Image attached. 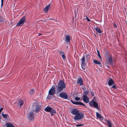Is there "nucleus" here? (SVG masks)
Here are the masks:
<instances>
[{"label": "nucleus", "mask_w": 127, "mask_h": 127, "mask_svg": "<svg viewBox=\"0 0 127 127\" xmlns=\"http://www.w3.org/2000/svg\"><path fill=\"white\" fill-rule=\"evenodd\" d=\"M57 88L56 93H59L63 91L66 88V85L64 81L60 80L58 83V85L56 86Z\"/></svg>", "instance_id": "1"}, {"label": "nucleus", "mask_w": 127, "mask_h": 127, "mask_svg": "<svg viewBox=\"0 0 127 127\" xmlns=\"http://www.w3.org/2000/svg\"><path fill=\"white\" fill-rule=\"evenodd\" d=\"M32 107L33 111H35L36 113L38 112L40 109V106L38 104V103L35 102L33 103Z\"/></svg>", "instance_id": "2"}, {"label": "nucleus", "mask_w": 127, "mask_h": 127, "mask_svg": "<svg viewBox=\"0 0 127 127\" xmlns=\"http://www.w3.org/2000/svg\"><path fill=\"white\" fill-rule=\"evenodd\" d=\"M89 104L91 106L96 108L98 110H99V107L98 106L97 103L94 99H92V101L89 102Z\"/></svg>", "instance_id": "3"}, {"label": "nucleus", "mask_w": 127, "mask_h": 127, "mask_svg": "<svg viewBox=\"0 0 127 127\" xmlns=\"http://www.w3.org/2000/svg\"><path fill=\"white\" fill-rule=\"evenodd\" d=\"M105 55L107 61H108L109 64L112 65L113 62L112 57L110 56H108V54H105Z\"/></svg>", "instance_id": "4"}, {"label": "nucleus", "mask_w": 127, "mask_h": 127, "mask_svg": "<svg viewBox=\"0 0 127 127\" xmlns=\"http://www.w3.org/2000/svg\"><path fill=\"white\" fill-rule=\"evenodd\" d=\"M44 111L47 112H49L51 113V116L53 115V113H56V111L52 108L47 106L44 110Z\"/></svg>", "instance_id": "5"}, {"label": "nucleus", "mask_w": 127, "mask_h": 127, "mask_svg": "<svg viewBox=\"0 0 127 127\" xmlns=\"http://www.w3.org/2000/svg\"><path fill=\"white\" fill-rule=\"evenodd\" d=\"M83 117L84 114L83 113L79 112V113L75 116L74 118V119L75 120H80L83 118Z\"/></svg>", "instance_id": "6"}, {"label": "nucleus", "mask_w": 127, "mask_h": 127, "mask_svg": "<svg viewBox=\"0 0 127 127\" xmlns=\"http://www.w3.org/2000/svg\"><path fill=\"white\" fill-rule=\"evenodd\" d=\"M81 66L82 68L83 69H85L86 68V63L85 56L84 55L82 58L81 60Z\"/></svg>", "instance_id": "7"}, {"label": "nucleus", "mask_w": 127, "mask_h": 127, "mask_svg": "<svg viewBox=\"0 0 127 127\" xmlns=\"http://www.w3.org/2000/svg\"><path fill=\"white\" fill-rule=\"evenodd\" d=\"M55 86L53 85L49 92V95H54L55 93Z\"/></svg>", "instance_id": "8"}, {"label": "nucleus", "mask_w": 127, "mask_h": 127, "mask_svg": "<svg viewBox=\"0 0 127 127\" xmlns=\"http://www.w3.org/2000/svg\"><path fill=\"white\" fill-rule=\"evenodd\" d=\"M25 19L26 17L25 16L23 17L17 23V26H19L24 24L25 22Z\"/></svg>", "instance_id": "9"}, {"label": "nucleus", "mask_w": 127, "mask_h": 127, "mask_svg": "<svg viewBox=\"0 0 127 127\" xmlns=\"http://www.w3.org/2000/svg\"><path fill=\"white\" fill-rule=\"evenodd\" d=\"M60 97L64 99H67L68 96L67 94L65 92H62L60 93L59 95Z\"/></svg>", "instance_id": "10"}, {"label": "nucleus", "mask_w": 127, "mask_h": 127, "mask_svg": "<svg viewBox=\"0 0 127 127\" xmlns=\"http://www.w3.org/2000/svg\"><path fill=\"white\" fill-rule=\"evenodd\" d=\"M34 117V115L32 112H30L28 116V118L31 120H32Z\"/></svg>", "instance_id": "11"}, {"label": "nucleus", "mask_w": 127, "mask_h": 127, "mask_svg": "<svg viewBox=\"0 0 127 127\" xmlns=\"http://www.w3.org/2000/svg\"><path fill=\"white\" fill-rule=\"evenodd\" d=\"M79 112V111L76 109H74L71 111V113L73 115H76Z\"/></svg>", "instance_id": "12"}, {"label": "nucleus", "mask_w": 127, "mask_h": 127, "mask_svg": "<svg viewBox=\"0 0 127 127\" xmlns=\"http://www.w3.org/2000/svg\"><path fill=\"white\" fill-rule=\"evenodd\" d=\"M77 83L81 85H83V80L81 77H79L78 79Z\"/></svg>", "instance_id": "13"}, {"label": "nucleus", "mask_w": 127, "mask_h": 127, "mask_svg": "<svg viewBox=\"0 0 127 127\" xmlns=\"http://www.w3.org/2000/svg\"><path fill=\"white\" fill-rule=\"evenodd\" d=\"M83 100L86 103H88L89 101V99L88 97L87 96H83Z\"/></svg>", "instance_id": "14"}, {"label": "nucleus", "mask_w": 127, "mask_h": 127, "mask_svg": "<svg viewBox=\"0 0 127 127\" xmlns=\"http://www.w3.org/2000/svg\"><path fill=\"white\" fill-rule=\"evenodd\" d=\"M50 4H49L47 5L45 8L44 9V11L45 12H47V11H48L49 9H50Z\"/></svg>", "instance_id": "15"}, {"label": "nucleus", "mask_w": 127, "mask_h": 127, "mask_svg": "<svg viewBox=\"0 0 127 127\" xmlns=\"http://www.w3.org/2000/svg\"><path fill=\"white\" fill-rule=\"evenodd\" d=\"M108 85L110 86L114 84V82L112 79H111L109 80L108 82Z\"/></svg>", "instance_id": "16"}, {"label": "nucleus", "mask_w": 127, "mask_h": 127, "mask_svg": "<svg viewBox=\"0 0 127 127\" xmlns=\"http://www.w3.org/2000/svg\"><path fill=\"white\" fill-rule=\"evenodd\" d=\"M5 126H6V127H14V126L12 124L9 123H7L5 124Z\"/></svg>", "instance_id": "17"}, {"label": "nucleus", "mask_w": 127, "mask_h": 127, "mask_svg": "<svg viewBox=\"0 0 127 127\" xmlns=\"http://www.w3.org/2000/svg\"><path fill=\"white\" fill-rule=\"evenodd\" d=\"M95 29L96 31V32H97L99 33H101L102 32L101 30L99 28L96 27L95 28Z\"/></svg>", "instance_id": "18"}, {"label": "nucleus", "mask_w": 127, "mask_h": 127, "mask_svg": "<svg viewBox=\"0 0 127 127\" xmlns=\"http://www.w3.org/2000/svg\"><path fill=\"white\" fill-rule=\"evenodd\" d=\"M96 116L97 118L102 120L103 119V117L100 114H99L97 112H96Z\"/></svg>", "instance_id": "19"}, {"label": "nucleus", "mask_w": 127, "mask_h": 127, "mask_svg": "<svg viewBox=\"0 0 127 127\" xmlns=\"http://www.w3.org/2000/svg\"><path fill=\"white\" fill-rule=\"evenodd\" d=\"M65 40L66 42H69L70 41V36L68 35L65 38Z\"/></svg>", "instance_id": "20"}, {"label": "nucleus", "mask_w": 127, "mask_h": 127, "mask_svg": "<svg viewBox=\"0 0 127 127\" xmlns=\"http://www.w3.org/2000/svg\"><path fill=\"white\" fill-rule=\"evenodd\" d=\"M73 104H75V105H80V102H75L74 101L72 100H71L70 101Z\"/></svg>", "instance_id": "21"}, {"label": "nucleus", "mask_w": 127, "mask_h": 127, "mask_svg": "<svg viewBox=\"0 0 127 127\" xmlns=\"http://www.w3.org/2000/svg\"><path fill=\"white\" fill-rule=\"evenodd\" d=\"M106 122L108 125L109 127H112V124L110 121L107 120Z\"/></svg>", "instance_id": "22"}, {"label": "nucleus", "mask_w": 127, "mask_h": 127, "mask_svg": "<svg viewBox=\"0 0 127 127\" xmlns=\"http://www.w3.org/2000/svg\"><path fill=\"white\" fill-rule=\"evenodd\" d=\"M93 62L96 64H99V65L101 64V63L97 60H94L93 61Z\"/></svg>", "instance_id": "23"}, {"label": "nucleus", "mask_w": 127, "mask_h": 127, "mask_svg": "<svg viewBox=\"0 0 127 127\" xmlns=\"http://www.w3.org/2000/svg\"><path fill=\"white\" fill-rule=\"evenodd\" d=\"M19 104L20 106H22L23 104V101L21 100H20L19 101Z\"/></svg>", "instance_id": "24"}, {"label": "nucleus", "mask_w": 127, "mask_h": 127, "mask_svg": "<svg viewBox=\"0 0 127 127\" xmlns=\"http://www.w3.org/2000/svg\"><path fill=\"white\" fill-rule=\"evenodd\" d=\"M34 92V90L33 89H32V90H31L30 92H29V93L31 94L32 95V94H33Z\"/></svg>", "instance_id": "25"}, {"label": "nucleus", "mask_w": 127, "mask_h": 127, "mask_svg": "<svg viewBox=\"0 0 127 127\" xmlns=\"http://www.w3.org/2000/svg\"><path fill=\"white\" fill-rule=\"evenodd\" d=\"M4 20L3 17L0 15V22H3V21Z\"/></svg>", "instance_id": "26"}, {"label": "nucleus", "mask_w": 127, "mask_h": 127, "mask_svg": "<svg viewBox=\"0 0 127 127\" xmlns=\"http://www.w3.org/2000/svg\"><path fill=\"white\" fill-rule=\"evenodd\" d=\"M86 57L87 60H88L90 58V55L89 54H87L86 55Z\"/></svg>", "instance_id": "27"}, {"label": "nucleus", "mask_w": 127, "mask_h": 127, "mask_svg": "<svg viewBox=\"0 0 127 127\" xmlns=\"http://www.w3.org/2000/svg\"><path fill=\"white\" fill-rule=\"evenodd\" d=\"M3 112H2V117L4 118H6L7 116V114H4L3 113Z\"/></svg>", "instance_id": "28"}, {"label": "nucleus", "mask_w": 127, "mask_h": 127, "mask_svg": "<svg viewBox=\"0 0 127 127\" xmlns=\"http://www.w3.org/2000/svg\"><path fill=\"white\" fill-rule=\"evenodd\" d=\"M84 95L83 96H87L88 94V91H86L84 92Z\"/></svg>", "instance_id": "29"}, {"label": "nucleus", "mask_w": 127, "mask_h": 127, "mask_svg": "<svg viewBox=\"0 0 127 127\" xmlns=\"http://www.w3.org/2000/svg\"><path fill=\"white\" fill-rule=\"evenodd\" d=\"M97 54H98V57L99 58H100L101 59V56H100V54H99V51L97 50Z\"/></svg>", "instance_id": "30"}, {"label": "nucleus", "mask_w": 127, "mask_h": 127, "mask_svg": "<svg viewBox=\"0 0 127 127\" xmlns=\"http://www.w3.org/2000/svg\"><path fill=\"white\" fill-rule=\"evenodd\" d=\"M59 54L60 55H61V56H62V55H64V52L63 51H60Z\"/></svg>", "instance_id": "31"}, {"label": "nucleus", "mask_w": 127, "mask_h": 127, "mask_svg": "<svg viewBox=\"0 0 127 127\" xmlns=\"http://www.w3.org/2000/svg\"><path fill=\"white\" fill-rule=\"evenodd\" d=\"M80 99V98H79L78 97H76L75 98V99L77 101H79Z\"/></svg>", "instance_id": "32"}, {"label": "nucleus", "mask_w": 127, "mask_h": 127, "mask_svg": "<svg viewBox=\"0 0 127 127\" xmlns=\"http://www.w3.org/2000/svg\"><path fill=\"white\" fill-rule=\"evenodd\" d=\"M84 125L83 124H77L76 125V126L77 127H79L80 126H83Z\"/></svg>", "instance_id": "33"}, {"label": "nucleus", "mask_w": 127, "mask_h": 127, "mask_svg": "<svg viewBox=\"0 0 127 127\" xmlns=\"http://www.w3.org/2000/svg\"><path fill=\"white\" fill-rule=\"evenodd\" d=\"M62 58L63 59H65V58H66V56L65 55H63L62 56Z\"/></svg>", "instance_id": "34"}, {"label": "nucleus", "mask_w": 127, "mask_h": 127, "mask_svg": "<svg viewBox=\"0 0 127 127\" xmlns=\"http://www.w3.org/2000/svg\"><path fill=\"white\" fill-rule=\"evenodd\" d=\"M113 25H114V26L115 27V28H117V26L116 24L115 23H113Z\"/></svg>", "instance_id": "35"}, {"label": "nucleus", "mask_w": 127, "mask_h": 127, "mask_svg": "<svg viewBox=\"0 0 127 127\" xmlns=\"http://www.w3.org/2000/svg\"><path fill=\"white\" fill-rule=\"evenodd\" d=\"M91 94L92 95V96H94V93L92 92H91Z\"/></svg>", "instance_id": "36"}, {"label": "nucleus", "mask_w": 127, "mask_h": 127, "mask_svg": "<svg viewBox=\"0 0 127 127\" xmlns=\"http://www.w3.org/2000/svg\"><path fill=\"white\" fill-rule=\"evenodd\" d=\"M112 87V88H113L115 89H116V87L115 86V85L114 84V85Z\"/></svg>", "instance_id": "37"}, {"label": "nucleus", "mask_w": 127, "mask_h": 127, "mask_svg": "<svg viewBox=\"0 0 127 127\" xmlns=\"http://www.w3.org/2000/svg\"><path fill=\"white\" fill-rule=\"evenodd\" d=\"M80 105H82L83 106V105H84V104L83 103H82L81 102H80Z\"/></svg>", "instance_id": "38"}, {"label": "nucleus", "mask_w": 127, "mask_h": 127, "mask_svg": "<svg viewBox=\"0 0 127 127\" xmlns=\"http://www.w3.org/2000/svg\"><path fill=\"white\" fill-rule=\"evenodd\" d=\"M86 18H87V20H88V22H90L91 21V20L89 19L87 17H86Z\"/></svg>", "instance_id": "39"}, {"label": "nucleus", "mask_w": 127, "mask_h": 127, "mask_svg": "<svg viewBox=\"0 0 127 127\" xmlns=\"http://www.w3.org/2000/svg\"><path fill=\"white\" fill-rule=\"evenodd\" d=\"M3 108H1L0 109V113L2 111V110Z\"/></svg>", "instance_id": "40"}, {"label": "nucleus", "mask_w": 127, "mask_h": 127, "mask_svg": "<svg viewBox=\"0 0 127 127\" xmlns=\"http://www.w3.org/2000/svg\"><path fill=\"white\" fill-rule=\"evenodd\" d=\"M3 2H1V7H2L3 5Z\"/></svg>", "instance_id": "41"}, {"label": "nucleus", "mask_w": 127, "mask_h": 127, "mask_svg": "<svg viewBox=\"0 0 127 127\" xmlns=\"http://www.w3.org/2000/svg\"><path fill=\"white\" fill-rule=\"evenodd\" d=\"M42 35V34L41 33H39V34L38 35V36H40V35Z\"/></svg>", "instance_id": "42"}, {"label": "nucleus", "mask_w": 127, "mask_h": 127, "mask_svg": "<svg viewBox=\"0 0 127 127\" xmlns=\"http://www.w3.org/2000/svg\"><path fill=\"white\" fill-rule=\"evenodd\" d=\"M47 97L48 98V99H50L51 98L49 96H48Z\"/></svg>", "instance_id": "43"}, {"label": "nucleus", "mask_w": 127, "mask_h": 127, "mask_svg": "<svg viewBox=\"0 0 127 127\" xmlns=\"http://www.w3.org/2000/svg\"><path fill=\"white\" fill-rule=\"evenodd\" d=\"M45 21V20H44H44H39V21Z\"/></svg>", "instance_id": "44"}, {"label": "nucleus", "mask_w": 127, "mask_h": 127, "mask_svg": "<svg viewBox=\"0 0 127 127\" xmlns=\"http://www.w3.org/2000/svg\"><path fill=\"white\" fill-rule=\"evenodd\" d=\"M3 0H1V2H3Z\"/></svg>", "instance_id": "45"}, {"label": "nucleus", "mask_w": 127, "mask_h": 127, "mask_svg": "<svg viewBox=\"0 0 127 127\" xmlns=\"http://www.w3.org/2000/svg\"><path fill=\"white\" fill-rule=\"evenodd\" d=\"M83 106H85V107H87V106H86V105L84 104V105H83Z\"/></svg>", "instance_id": "46"}, {"label": "nucleus", "mask_w": 127, "mask_h": 127, "mask_svg": "<svg viewBox=\"0 0 127 127\" xmlns=\"http://www.w3.org/2000/svg\"><path fill=\"white\" fill-rule=\"evenodd\" d=\"M49 20H52V19H49Z\"/></svg>", "instance_id": "47"}, {"label": "nucleus", "mask_w": 127, "mask_h": 127, "mask_svg": "<svg viewBox=\"0 0 127 127\" xmlns=\"http://www.w3.org/2000/svg\"><path fill=\"white\" fill-rule=\"evenodd\" d=\"M126 107H127V106Z\"/></svg>", "instance_id": "48"}]
</instances>
